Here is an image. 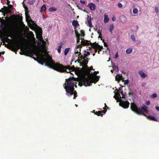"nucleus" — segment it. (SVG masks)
Segmentation results:
<instances>
[{
	"label": "nucleus",
	"instance_id": "1",
	"mask_svg": "<svg viewBox=\"0 0 159 159\" xmlns=\"http://www.w3.org/2000/svg\"><path fill=\"white\" fill-rule=\"evenodd\" d=\"M92 69V67H91L90 69L88 68L85 69L84 74L79 82V86L81 87L83 85L86 87L89 86L92 83H95L98 81L100 76L96 75L98 72L94 71L93 73L92 72L90 73V70Z\"/></svg>",
	"mask_w": 159,
	"mask_h": 159
},
{
	"label": "nucleus",
	"instance_id": "2",
	"mask_svg": "<svg viewBox=\"0 0 159 159\" xmlns=\"http://www.w3.org/2000/svg\"><path fill=\"white\" fill-rule=\"evenodd\" d=\"M37 39L41 41L40 44H41L42 43V48H38L35 52L36 55L39 59L38 62L42 65H43V64H44L45 66H46L47 62H45L43 59L47 60L48 58H49V59H52V57L48 54L46 51L45 46L46 45V43L42 39L41 35L40 34H39V37H37Z\"/></svg>",
	"mask_w": 159,
	"mask_h": 159
},
{
	"label": "nucleus",
	"instance_id": "3",
	"mask_svg": "<svg viewBox=\"0 0 159 159\" xmlns=\"http://www.w3.org/2000/svg\"><path fill=\"white\" fill-rule=\"evenodd\" d=\"M44 61L47 62L46 66L48 67L54 69V70L60 72H66L70 73L72 70V68L69 66H63L58 63H55L52 60L48 58V60H45Z\"/></svg>",
	"mask_w": 159,
	"mask_h": 159
},
{
	"label": "nucleus",
	"instance_id": "4",
	"mask_svg": "<svg viewBox=\"0 0 159 159\" xmlns=\"http://www.w3.org/2000/svg\"><path fill=\"white\" fill-rule=\"evenodd\" d=\"M74 79H75L74 78L71 79L70 77L68 79L66 80L65 83L63 84L64 88L66 92V94L68 96L70 97L73 95L74 99H75L77 97V93L74 90V87H77V86L76 84L77 83H75L73 82Z\"/></svg>",
	"mask_w": 159,
	"mask_h": 159
},
{
	"label": "nucleus",
	"instance_id": "5",
	"mask_svg": "<svg viewBox=\"0 0 159 159\" xmlns=\"http://www.w3.org/2000/svg\"><path fill=\"white\" fill-rule=\"evenodd\" d=\"M121 87L119 88V90L116 92H114L115 95L113 97L117 101L119 102V105L124 108H126L128 107L129 103L126 101L125 98V94L122 91Z\"/></svg>",
	"mask_w": 159,
	"mask_h": 159
},
{
	"label": "nucleus",
	"instance_id": "6",
	"mask_svg": "<svg viewBox=\"0 0 159 159\" xmlns=\"http://www.w3.org/2000/svg\"><path fill=\"white\" fill-rule=\"evenodd\" d=\"M131 108L132 110L138 114L143 115L147 118L151 120L158 121V120L155 117L150 115L147 116L144 113L146 112L148 109V107L145 105H143L141 107L138 108L136 104L134 103H131Z\"/></svg>",
	"mask_w": 159,
	"mask_h": 159
},
{
	"label": "nucleus",
	"instance_id": "7",
	"mask_svg": "<svg viewBox=\"0 0 159 159\" xmlns=\"http://www.w3.org/2000/svg\"><path fill=\"white\" fill-rule=\"evenodd\" d=\"M80 47V46H79V45H78L74 49L75 54L73 55V57L75 58H74V59H77L76 61H78V62L81 64L86 65L87 63L85 57L82 56L81 54Z\"/></svg>",
	"mask_w": 159,
	"mask_h": 159
},
{
	"label": "nucleus",
	"instance_id": "8",
	"mask_svg": "<svg viewBox=\"0 0 159 159\" xmlns=\"http://www.w3.org/2000/svg\"><path fill=\"white\" fill-rule=\"evenodd\" d=\"M75 33L77 38V43L79 44L78 45H79V46H80V44L83 45H89L91 43L90 41L84 40L82 38L84 36V32L83 30H80V33H79L77 30L75 29Z\"/></svg>",
	"mask_w": 159,
	"mask_h": 159
},
{
	"label": "nucleus",
	"instance_id": "9",
	"mask_svg": "<svg viewBox=\"0 0 159 159\" xmlns=\"http://www.w3.org/2000/svg\"><path fill=\"white\" fill-rule=\"evenodd\" d=\"M91 46L92 47V50L94 52V53H93L92 54L93 56H94L95 55V53L96 52L98 49H99L98 51V53H99V51H101L103 47L100 46L97 43H91Z\"/></svg>",
	"mask_w": 159,
	"mask_h": 159
},
{
	"label": "nucleus",
	"instance_id": "10",
	"mask_svg": "<svg viewBox=\"0 0 159 159\" xmlns=\"http://www.w3.org/2000/svg\"><path fill=\"white\" fill-rule=\"evenodd\" d=\"M105 105V106L104 107H103V109H104V110L103 111H97L96 112H94V111H93V112L91 111V112H93L95 114L97 115L98 116H103V114L102 113V112H103L104 114L106 113L107 110L106 109H105L106 108V107L108 108L107 106L106 105V103L104 104Z\"/></svg>",
	"mask_w": 159,
	"mask_h": 159
},
{
	"label": "nucleus",
	"instance_id": "11",
	"mask_svg": "<svg viewBox=\"0 0 159 159\" xmlns=\"http://www.w3.org/2000/svg\"><path fill=\"white\" fill-rule=\"evenodd\" d=\"M85 23L87 26L89 27H93L91 22V17H89V16H88L86 18V20L85 21Z\"/></svg>",
	"mask_w": 159,
	"mask_h": 159
},
{
	"label": "nucleus",
	"instance_id": "12",
	"mask_svg": "<svg viewBox=\"0 0 159 159\" xmlns=\"http://www.w3.org/2000/svg\"><path fill=\"white\" fill-rule=\"evenodd\" d=\"M138 73L140 77L142 78H145L147 76V74L144 72L142 70H140L139 71Z\"/></svg>",
	"mask_w": 159,
	"mask_h": 159
},
{
	"label": "nucleus",
	"instance_id": "13",
	"mask_svg": "<svg viewBox=\"0 0 159 159\" xmlns=\"http://www.w3.org/2000/svg\"><path fill=\"white\" fill-rule=\"evenodd\" d=\"M25 14L26 20L27 22L29 23L30 22H32V20L31 19L29 15L26 11H25Z\"/></svg>",
	"mask_w": 159,
	"mask_h": 159
},
{
	"label": "nucleus",
	"instance_id": "14",
	"mask_svg": "<svg viewBox=\"0 0 159 159\" xmlns=\"http://www.w3.org/2000/svg\"><path fill=\"white\" fill-rule=\"evenodd\" d=\"M88 5L90 9L92 11H94L96 8V5L93 3H91L89 4Z\"/></svg>",
	"mask_w": 159,
	"mask_h": 159
},
{
	"label": "nucleus",
	"instance_id": "15",
	"mask_svg": "<svg viewBox=\"0 0 159 159\" xmlns=\"http://www.w3.org/2000/svg\"><path fill=\"white\" fill-rule=\"evenodd\" d=\"M2 12L5 13H8L10 12V9L7 7H4L3 8H2Z\"/></svg>",
	"mask_w": 159,
	"mask_h": 159
},
{
	"label": "nucleus",
	"instance_id": "16",
	"mask_svg": "<svg viewBox=\"0 0 159 159\" xmlns=\"http://www.w3.org/2000/svg\"><path fill=\"white\" fill-rule=\"evenodd\" d=\"M122 77L121 75L117 74L115 77V79L116 81H119L120 80H122Z\"/></svg>",
	"mask_w": 159,
	"mask_h": 159
},
{
	"label": "nucleus",
	"instance_id": "17",
	"mask_svg": "<svg viewBox=\"0 0 159 159\" xmlns=\"http://www.w3.org/2000/svg\"><path fill=\"white\" fill-rule=\"evenodd\" d=\"M46 9V7L45 5H43L41 8V9L40 10V12L42 13L43 12H45Z\"/></svg>",
	"mask_w": 159,
	"mask_h": 159
},
{
	"label": "nucleus",
	"instance_id": "18",
	"mask_svg": "<svg viewBox=\"0 0 159 159\" xmlns=\"http://www.w3.org/2000/svg\"><path fill=\"white\" fill-rule=\"evenodd\" d=\"M109 18H108V15L106 14L104 15V23H106L108 22L109 21Z\"/></svg>",
	"mask_w": 159,
	"mask_h": 159
},
{
	"label": "nucleus",
	"instance_id": "19",
	"mask_svg": "<svg viewBox=\"0 0 159 159\" xmlns=\"http://www.w3.org/2000/svg\"><path fill=\"white\" fill-rule=\"evenodd\" d=\"M72 25L75 27V30L76 29V27L78 25V23L77 21L76 20H73L72 23Z\"/></svg>",
	"mask_w": 159,
	"mask_h": 159
},
{
	"label": "nucleus",
	"instance_id": "20",
	"mask_svg": "<svg viewBox=\"0 0 159 159\" xmlns=\"http://www.w3.org/2000/svg\"><path fill=\"white\" fill-rule=\"evenodd\" d=\"M57 10V8L56 7H51L49 8L48 11L49 12L56 11Z\"/></svg>",
	"mask_w": 159,
	"mask_h": 159
},
{
	"label": "nucleus",
	"instance_id": "21",
	"mask_svg": "<svg viewBox=\"0 0 159 159\" xmlns=\"http://www.w3.org/2000/svg\"><path fill=\"white\" fill-rule=\"evenodd\" d=\"M112 68L113 69V70L116 72L118 71V68L117 66H116L115 65H112Z\"/></svg>",
	"mask_w": 159,
	"mask_h": 159
},
{
	"label": "nucleus",
	"instance_id": "22",
	"mask_svg": "<svg viewBox=\"0 0 159 159\" xmlns=\"http://www.w3.org/2000/svg\"><path fill=\"white\" fill-rule=\"evenodd\" d=\"M133 51V49L131 48H130L126 49V52L127 54H130Z\"/></svg>",
	"mask_w": 159,
	"mask_h": 159
},
{
	"label": "nucleus",
	"instance_id": "23",
	"mask_svg": "<svg viewBox=\"0 0 159 159\" xmlns=\"http://www.w3.org/2000/svg\"><path fill=\"white\" fill-rule=\"evenodd\" d=\"M138 10L137 8H134L133 10V14H136L138 13Z\"/></svg>",
	"mask_w": 159,
	"mask_h": 159
},
{
	"label": "nucleus",
	"instance_id": "24",
	"mask_svg": "<svg viewBox=\"0 0 159 159\" xmlns=\"http://www.w3.org/2000/svg\"><path fill=\"white\" fill-rule=\"evenodd\" d=\"M22 45L23 44L21 43H17V49H19L20 48L22 47Z\"/></svg>",
	"mask_w": 159,
	"mask_h": 159
},
{
	"label": "nucleus",
	"instance_id": "25",
	"mask_svg": "<svg viewBox=\"0 0 159 159\" xmlns=\"http://www.w3.org/2000/svg\"><path fill=\"white\" fill-rule=\"evenodd\" d=\"M70 48H67L65 49L64 51V54L65 55H66L68 53V52L69 51Z\"/></svg>",
	"mask_w": 159,
	"mask_h": 159
},
{
	"label": "nucleus",
	"instance_id": "26",
	"mask_svg": "<svg viewBox=\"0 0 159 159\" xmlns=\"http://www.w3.org/2000/svg\"><path fill=\"white\" fill-rule=\"evenodd\" d=\"M131 39L133 42H135L136 41L135 37L134 35H132L131 36Z\"/></svg>",
	"mask_w": 159,
	"mask_h": 159
},
{
	"label": "nucleus",
	"instance_id": "27",
	"mask_svg": "<svg viewBox=\"0 0 159 159\" xmlns=\"http://www.w3.org/2000/svg\"><path fill=\"white\" fill-rule=\"evenodd\" d=\"M157 97V94L156 93H154L153 94H152L150 96V97L152 98H156Z\"/></svg>",
	"mask_w": 159,
	"mask_h": 159
},
{
	"label": "nucleus",
	"instance_id": "28",
	"mask_svg": "<svg viewBox=\"0 0 159 159\" xmlns=\"http://www.w3.org/2000/svg\"><path fill=\"white\" fill-rule=\"evenodd\" d=\"M114 28V25H111L110 26L109 31L110 32L112 33V30Z\"/></svg>",
	"mask_w": 159,
	"mask_h": 159
},
{
	"label": "nucleus",
	"instance_id": "29",
	"mask_svg": "<svg viewBox=\"0 0 159 159\" xmlns=\"http://www.w3.org/2000/svg\"><path fill=\"white\" fill-rule=\"evenodd\" d=\"M77 7L79 9L81 10H82V9H83L84 8L83 6L80 4L77 5Z\"/></svg>",
	"mask_w": 159,
	"mask_h": 159
},
{
	"label": "nucleus",
	"instance_id": "30",
	"mask_svg": "<svg viewBox=\"0 0 159 159\" xmlns=\"http://www.w3.org/2000/svg\"><path fill=\"white\" fill-rule=\"evenodd\" d=\"M61 46L60 45L59 46L58 48L57 51L59 53H60L61 52Z\"/></svg>",
	"mask_w": 159,
	"mask_h": 159
},
{
	"label": "nucleus",
	"instance_id": "31",
	"mask_svg": "<svg viewBox=\"0 0 159 159\" xmlns=\"http://www.w3.org/2000/svg\"><path fill=\"white\" fill-rule=\"evenodd\" d=\"M155 11L157 13H158L159 12V10H158V7H155Z\"/></svg>",
	"mask_w": 159,
	"mask_h": 159
},
{
	"label": "nucleus",
	"instance_id": "32",
	"mask_svg": "<svg viewBox=\"0 0 159 159\" xmlns=\"http://www.w3.org/2000/svg\"><path fill=\"white\" fill-rule=\"evenodd\" d=\"M70 74H71L72 75H73V74L74 73H75V74H76V72L75 71H73L72 69V70H71V71H70Z\"/></svg>",
	"mask_w": 159,
	"mask_h": 159
},
{
	"label": "nucleus",
	"instance_id": "33",
	"mask_svg": "<svg viewBox=\"0 0 159 159\" xmlns=\"http://www.w3.org/2000/svg\"><path fill=\"white\" fill-rule=\"evenodd\" d=\"M118 56H119V54H118V52H116V55H115V58L116 59L118 57Z\"/></svg>",
	"mask_w": 159,
	"mask_h": 159
},
{
	"label": "nucleus",
	"instance_id": "34",
	"mask_svg": "<svg viewBox=\"0 0 159 159\" xmlns=\"http://www.w3.org/2000/svg\"><path fill=\"white\" fill-rule=\"evenodd\" d=\"M118 6L120 8H121L122 7V5L121 3H119L118 4Z\"/></svg>",
	"mask_w": 159,
	"mask_h": 159
},
{
	"label": "nucleus",
	"instance_id": "35",
	"mask_svg": "<svg viewBox=\"0 0 159 159\" xmlns=\"http://www.w3.org/2000/svg\"><path fill=\"white\" fill-rule=\"evenodd\" d=\"M80 2L83 4H84L85 3V2L84 1H83L82 0H80Z\"/></svg>",
	"mask_w": 159,
	"mask_h": 159
},
{
	"label": "nucleus",
	"instance_id": "36",
	"mask_svg": "<svg viewBox=\"0 0 159 159\" xmlns=\"http://www.w3.org/2000/svg\"><path fill=\"white\" fill-rule=\"evenodd\" d=\"M150 104V102L149 101H148L146 102V104L148 105H149Z\"/></svg>",
	"mask_w": 159,
	"mask_h": 159
},
{
	"label": "nucleus",
	"instance_id": "37",
	"mask_svg": "<svg viewBox=\"0 0 159 159\" xmlns=\"http://www.w3.org/2000/svg\"><path fill=\"white\" fill-rule=\"evenodd\" d=\"M116 19V18L115 16L113 17L112 19V20L113 21H115Z\"/></svg>",
	"mask_w": 159,
	"mask_h": 159
},
{
	"label": "nucleus",
	"instance_id": "38",
	"mask_svg": "<svg viewBox=\"0 0 159 159\" xmlns=\"http://www.w3.org/2000/svg\"><path fill=\"white\" fill-rule=\"evenodd\" d=\"M156 109L158 111H159V107H156Z\"/></svg>",
	"mask_w": 159,
	"mask_h": 159
},
{
	"label": "nucleus",
	"instance_id": "39",
	"mask_svg": "<svg viewBox=\"0 0 159 159\" xmlns=\"http://www.w3.org/2000/svg\"><path fill=\"white\" fill-rule=\"evenodd\" d=\"M125 84H127L128 83V80H126L125 82Z\"/></svg>",
	"mask_w": 159,
	"mask_h": 159
},
{
	"label": "nucleus",
	"instance_id": "40",
	"mask_svg": "<svg viewBox=\"0 0 159 159\" xmlns=\"http://www.w3.org/2000/svg\"><path fill=\"white\" fill-rule=\"evenodd\" d=\"M104 45L105 47H107V44L106 43H104Z\"/></svg>",
	"mask_w": 159,
	"mask_h": 159
},
{
	"label": "nucleus",
	"instance_id": "41",
	"mask_svg": "<svg viewBox=\"0 0 159 159\" xmlns=\"http://www.w3.org/2000/svg\"><path fill=\"white\" fill-rule=\"evenodd\" d=\"M87 53H88V55H90V53H89V52H88Z\"/></svg>",
	"mask_w": 159,
	"mask_h": 159
},
{
	"label": "nucleus",
	"instance_id": "42",
	"mask_svg": "<svg viewBox=\"0 0 159 159\" xmlns=\"http://www.w3.org/2000/svg\"><path fill=\"white\" fill-rule=\"evenodd\" d=\"M111 72L112 73H113V70H111Z\"/></svg>",
	"mask_w": 159,
	"mask_h": 159
},
{
	"label": "nucleus",
	"instance_id": "43",
	"mask_svg": "<svg viewBox=\"0 0 159 159\" xmlns=\"http://www.w3.org/2000/svg\"><path fill=\"white\" fill-rule=\"evenodd\" d=\"M75 106H76V107H77L78 106V105H76V104H75Z\"/></svg>",
	"mask_w": 159,
	"mask_h": 159
},
{
	"label": "nucleus",
	"instance_id": "44",
	"mask_svg": "<svg viewBox=\"0 0 159 159\" xmlns=\"http://www.w3.org/2000/svg\"><path fill=\"white\" fill-rule=\"evenodd\" d=\"M33 39H34V40H35L34 38H33Z\"/></svg>",
	"mask_w": 159,
	"mask_h": 159
},
{
	"label": "nucleus",
	"instance_id": "45",
	"mask_svg": "<svg viewBox=\"0 0 159 159\" xmlns=\"http://www.w3.org/2000/svg\"><path fill=\"white\" fill-rule=\"evenodd\" d=\"M20 54H22L21 52H20Z\"/></svg>",
	"mask_w": 159,
	"mask_h": 159
},
{
	"label": "nucleus",
	"instance_id": "46",
	"mask_svg": "<svg viewBox=\"0 0 159 159\" xmlns=\"http://www.w3.org/2000/svg\"><path fill=\"white\" fill-rule=\"evenodd\" d=\"M99 0H96V1H98Z\"/></svg>",
	"mask_w": 159,
	"mask_h": 159
},
{
	"label": "nucleus",
	"instance_id": "47",
	"mask_svg": "<svg viewBox=\"0 0 159 159\" xmlns=\"http://www.w3.org/2000/svg\"><path fill=\"white\" fill-rule=\"evenodd\" d=\"M32 38H33V35H32Z\"/></svg>",
	"mask_w": 159,
	"mask_h": 159
},
{
	"label": "nucleus",
	"instance_id": "48",
	"mask_svg": "<svg viewBox=\"0 0 159 159\" xmlns=\"http://www.w3.org/2000/svg\"><path fill=\"white\" fill-rule=\"evenodd\" d=\"M25 10H26V8H25Z\"/></svg>",
	"mask_w": 159,
	"mask_h": 159
},
{
	"label": "nucleus",
	"instance_id": "49",
	"mask_svg": "<svg viewBox=\"0 0 159 159\" xmlns=\"http://www.w3.org/2000/svg\"><path fill=\"white\" fill-rule=\"evenodd\" d=\"M89 31H90V29H89Z\"/></svg>",
	"mask_w": 159,
	"mask_h": 159
},
{
	"label": "nucleus",
	"instance_id": "50",
	"mask_svg": "<svg viewBox=\"0 0 159 159\" xmlns=\"http://www.w3.org/2000/svg\"><path fill=\"white\" fill-rule=\"evenodd\" d=\"M1 55V53H0V55Z\"/></svg>",
	"mask_w": 159,
	"mask_h": 159
}]
</instances>
